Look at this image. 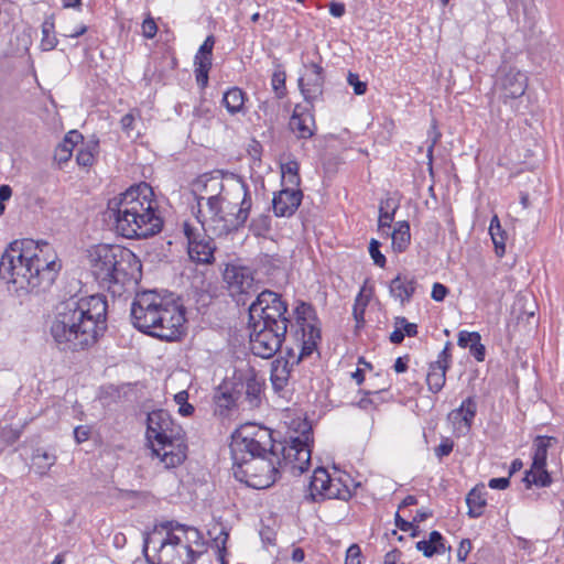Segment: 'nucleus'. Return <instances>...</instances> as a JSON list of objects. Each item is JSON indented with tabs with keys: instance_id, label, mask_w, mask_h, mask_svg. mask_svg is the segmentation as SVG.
I'll use <instances>...</instances> for the list:
<instances>
[{
	"instance_id": "f257e3e1",
	"label": "nucleus",
	"mask_w": 564,
	"mask_h": 564,
	"mask_svg": "<svg viewBox=\"0 0 564 564\" xmlns=\"http://www.w3.org/2000/svg\"><path fill=\"white\" fill-rule=\"evenodd\" d=\"M104 219L127 239H148L161 234L165 219L150 183L140 181L109 198Z\"/></svg>"
},
{
	"instance_id": "f03ea898",
	"label": "nucleus",
	"mask_w": 564,
	"mask_h": 564,
	"mask_svg": "<svg viewBox=\"0 0 564 564\" xmlns=\"http://www.w3.org/2000/svg\"><path fill=\"white\" fill-rule=\"evenodd\" d=\"M130 321L140 333L164 343H181L187 335V308L169 290L138 291L131 302Z\"/></svg>"
},
{
	"instance_id": "7ed1b4c3",
	"label": "nucleus",
	"mask_w": 564,
	"mask_h": 564,
	"mask_svg": "<svg viewBox=\"0 0 564 564\" xmlns=\"http://www.w3.org/2000/svg\"><path fill=\"white\" fill-rule=\"evenodd\" d=\"M51 247L45 241L15 240L0 259V278L15 285L17 290L39 292L55 281L61 263L47 254Z\"/></svg>"
},
{
	"instance_id": "20e7f679",
	"label": "nucleus",
	"mask_w": 564,
	"mask_h": 564,
	"mask_svg": "<svg viewBox=\"0 0 564 564\" xmlns=\"http://www.w3.org/2000/svg\"><path fill=\"white\" fill-rule=\"evenodd\" d=\"M291 321L289 302L273 290L261 291L248 307L247 328L253 355L271 359L281 351Z\"/></svg>"
},
{
	"instance_id": "39448f33",
	"label": "nucleus",
	"mask_w": 564,
	"mask_h": 564,
	"mask_svg": "<svg viewBox=\"0 0 564 564\" xmlns=\"http://www.w3.org/2000/svg\"><path fill=\"white\" fill-rule=\"evenodd\" d=\"M145 447L151 456L159 458L166 469L181 466L187 459V435L165 409H155L147 413Z\"/></svg>"
},
{
	"instance_id": "423d86ee",
	"label": "nucleus",
	"mask_w": 564,
	"mask_h": 564,
	"mask_svg": "<svg viewBox=\"0 0 564 564\" xmlns=\"http://www.w3.org/2000/svg\"><path fill=\"white\" fill-rule=\"evenodd\" d=\"M108 301L96 293L78 297L73 307V350H86L107 330Z\"/></svg>"
},
{
	"instance_id": "0eeeda50",
	"label": "nucleus",
	"mask_w": 564,
	"mask_h": 564,
	"mask_svg": "<svg viewBox=\"0 0 564 564\" xmlns=\"http://www.w3.org/2000/svg\"><path fill=\"white\" fill-rule=\"evenodd\" d=\"M246 426H253L252 423L241 425L231 433V443L229 446L232 459V470L236 480H246L248 475H254L251 471L253 460H269L270 455L265 441H261L251 435H242L241 430Z\"/></svg>"
},
{
	"instance_id": "6e6552de",
	"label": "nucleus",
	"mask_w": 564,
	"mask_h": 564,
	"mask_svg": "<svg viewBox=\"0 0 564 564\" xmlns=\"http://www.w3.org/2000/svg\"><path fill=\"white\" fill-rule=\"evenodd\" d=\"M557 443L556 436L539 434L533 437L531 465L523 471L521 478L527 490H531L533 487L546 488L553 484V476L547 469V453Z\"/></svg>"
},
{
	"instance_id": "1a4fd4ad",
	"label": "nucleus",
	"mask_w": 564,
	"mask_h": 564,
	"mask_svg": "<svg viewBox=\"0 0 564 564\" xmlns=\"http://www.w3.org/2000/svg\"><path fill=\"white\" fill-rule=\"evenodd\" d=\"M307 491L305 500L312 503H321L329 499L349 501L355 496L341 478L333 479L324 466L315 468L307 484Z\"/></svg>"
},
{
	"instance_id": "9d476101",
	"label": "nucleus",
	"mask_w": 564,
	"mask_h": 564,
	"mask_svg": "<svg viewBox=\"0 0 564 564\" xmlns=\"http://www.w3.org/2000/svg\"><path fill=\"white\" fill-rule=\"evenodd\" d=\"M246 370L234 368L230 377H225L215 388L214 403L216 413L228 417L232 411L239 409L238 401L245 392Z\"/></svg>"
},
{
	"instance_id": "9b49d317",
	"label": "nucleus",
	"mask_w": 564,
	"mask_h": 564,
	"mask_svg": "<svg viewBox=\"0 0 564 564\" xmlns=\"http://www.w3.org/2000/svg\"><path fill=\"white\" fill-rule=\"evenodd\" d=\"M116 260L112 269L108 271V289L116 285L123 288L131 282L138 284L142 280V262L132 250L120 245Z\"/></svg>"
},
{
	"instance_id": "f8f14e48",
	"label": "nucleus",
	"mask_w": 564,
	"mask_h": 564,
	"mask_svg": "<svg viewBox=\"0 0 564 564\" xmlns=\"http://www.w3.org/2000/svg\"><path fill=\"white\" fill-rule=\"evenodd\" d=\"M120 245L97 243L86 250V258L93 275L101 284L108 285V271L112 269Z\"/></svg>"
},
{
	"instance_id": "ddd939ff",
	"label": "nucleus",
	"mask_w": 564,
	"mask_h": 564,
	"mask_svg": "<svg viewBox=\"0 0 564 564\" xmlns=\"http://www.w3.org/2000/svg\"><path fill=\"white\" fill-rule=\"evenodd\" d=\"M76 151L75 162L79 169L89 172L99 160L100 154V139L97 134H91L89 138L73 129V152Z\"/></svg>"
},
{
	"instance_id": "4468645a",
	"label": "nucleus",
	"mask_w": 564,
	"mask_h": 564,
	"mask_svg": "<svg viewBox=\"0 0 564 564\" xmlns=\"http://www.w3.org/2000/svg\"><path fill=\"white\" fill-rule=\"evenodd\" d=\"M497 84L503 91L499 98L505 105H507L510 100L518 99L525 94L528 88V76L516 67L501 65L498 68Z\"/></svg>"
},
{
	"instance_id": "2eb2a0df",
	"label": "nucleus",
	"mask_w": 564,
	"mask_h": 564,
	"mask_svg": "<svg viewBox=\"0 0 564 564\" xmlns=\"http://www.w3.org/2000/svg\"><path fill=\"white\" fill-rule=\"evenodd\" d=\"M304 193L301 188L283 186L273 193L271 208L278 218H290L295 215L303 203Z\"/></svg>"
},
{
	"instance_id": "dca6fc26",
	"label": "nucleus",
	"mask_w": 564,
	"mask_h": 564,
	"mask_svg": "<svg viewBox=\"0 0 564 564\" xmlns=\"http://www.w3.org/2000/svg\"><path fill=\"white\" fill-rule=\"evenodd\" d=\"M301 59L303 67L310 72V74L303 75L305 85H307V88H311L313 93L318 94L321 100H324L326 70L322 66L323 57L318 47H315L311 55L303 53Z\"/></svg>"
},
{
	"instance_id": "f3484780",
	"label": "nucleus",
	"mask_w": 564,
	"mask_h": 564,
	"mask_svg": "<svg viewBox=\"0 0 564 564\" xmlns=\"http://www.w3.org/2000/svg\"><path fill=\"white\" fill-rule=\"evenodd\" d=\"M251 471L254 475H248L246 480H238L252 489H267L272 487L282 476L280 469L274 466L272 460H261L260 467L253 463Z\"/></svg>"
},
{
	"instance_id": "a211bd4d",
	"label": "nucleus",
	"mask_w": 564,
	"mask_h": 564,
	"mask_svg": "<svg viewBox=\"0 0 564 564\" xmlns=\"http://www.w3.org/2000/svg\"><path fill=\"white\" fill-rule=\"evenodd\" d=\"M221 274L228 289L235 290L240 294H247L248 290L253 286L254 276L250 267L226 263Z\"/></svg>"
},
{
	"instance_id": "6ab92c4d",
	"label": "nucleus",
	"mask_w": 564,
	"mask_h": 564,
	"mask_svg": "<svg viewBox=\"0 0 564 564\" xmlns=\"http://www.w3.org/2000/svg\"><path fill=\"white\" fill-rule=\"evenodd\" d=\"M67 301L56 306V314L51 326V335L61 350H67L70 341V314Z\"/></svg>"
},
{
	"instance_id": "aec40b11",
	"label": "nucleus",
	"mask_w": 564,
	"mask_h": 564,
	"mask_svg": "<svg viewBox=\"0 0 564 564\" xmlns=\"http://www.w3.org/2000/svg\"><path fill=\"white\" fill-rule=\"evenodd\" d=\"M390 295L399 300L402 305L410 303L417 289V281L414 275L410 276L402 272L397 275L388 284Z\"/></svg>"
},
{
	"instance_id": "412c9836",
	"label": "nucleus",
	"mask_w": 564,
	"mask_h": 564,
	"mask_svg": "<svg viewBox=\"0 0 564 564\" xmlns=\"http://www.w3.org/2000/svg\"><path fill=\"white\" fill-rule=\"evenodd\" d=\"M264 387L265 382L259 378L258 371L253 367H248L245 379V400L250 409H259L261 406Z\"/></svg>"
},
{
	"instance_id": "4be33fe9",
	"label": "nucleus",
	"mask_w": 564,
	"mask_h": 564,
	"mask_svg": "<svg viewBox=\"0 0 564 564\" xmlns=\"http://www.w3.org/2000/svg\"><path fill=\"white\" fill-rule=\"evenodd\" d=\"M477 415L476 395H468L464 399L457 409L447 414V420L453 424L462 423L466 427V433L470 432Z\"/></svg>"
},
{
	"instance_id": "5701e85b",
	"label": "nucleus",
	"mask_w": 564,
	"mask_h": 564,
	"mask_svg": "<svg viewBox=\"0 0 564 564\" xmlns=\"http://www.w3.org/2000/svg\"><path fill=\"white\" fill-rule=\"evenodd\" d=\"M445 536L437 530L429 533L426 539H422L415 543V549L423 554L424 557L432 558L437 555L451 551L452 546L446 545Z\"/></svg>"
},
{
	"instance_id": "b1692460",
	"label": "nucleus",
	"mask_w": 564,
	"mask_h": 564,
	"mask_svg": "<svg viewBox=\"0 0 564 564\" xmlns=\"http://www.w3.org/2000/svg\"><path fill=\"white\" fill-rule=\"evenodd\" d=\"M382 238H391V248L394 253L405 252L411 245V226L408 220L394 223L393 230L386 232Z\"/></svg>"
},
{
	"instance_id": "393cba45",
	"label": "nucleus",
	"mask_w": 564,
	"mask_h": 564,
	"mask_svg": "<svg viewBox=\"0 0 564 564\" xmlns=\"http://www.w3.org/2000/svg\"><path fill=\"white\" fill-rule=\"evenodd\" d=\"M487 491L482 482L474 486L466 495L465 501L468 507L467 516L469 519L480 518L485 513L488 502L486 499Z\"/></svg>"
},
{
	"instance_id": "a878e982",
	"label": "nucleus",
	"mask_w": 564,
	"mask_h": 564,
	"mask_svg": "<svg viewBox=\"0 0 564 564\" xmlns=\"http://www.w3.org/2000/svg\"><path fill=\"white\" fill-rule=\"evenodd\" d=\"M230 212L226 214V219L224 224L216 226L215 228H210V232L216 238H227L228 236L237 234L240 229H242L248 219L238 217V210L234 213L232 210L237 207V204H229Z\"/></svg>"
},
{
	"instance_id": "bb28decb",
	"label": "nucleus",
	"mask_w": 564,
	"mask_h": 564,
	"mask_svg": "<svg viewBox=\"0 0 564 564\" xmlns=\"http://www.w3.org/2000/svg\"><path fill=\"white\" fill-rule=\"evenodd\" d=\"M291 326V336L294 338L296 343L301 344V348L304 346L311 345L315 346V351H318L319 345L322 343V327H317L315 325L305 326V325H290Z\"/></svg>"
},
{
	"instance_id": "cd10ccee",
	"label": "nucleus",
	"mask_w": 564,
	"mask_h": 564,
	"mask_svg": "<svg viewBox=\"0 0 564 564\" xmlns=\"http://www.w3.org/2000/svg\"><path fill=\"white\" fill-rule=\"evenodd\" d=\"M292 315L296 325H315L321 327V319L318 317L317 311L311 302H306L301 299L295 300Z\"/></svg>"
},
{
	"instance_id": "c85d7f7f",
	"label": "nucleus",
	"mask_w": 564,
	"mask_h": 564,
	"mask_svg": "<svg viewBox=\"0 0 564 564\" xmlns=\"http://www.w3.org/2000/svg\"><path fill=\"white\" fill-rule=\"evenodd\" d=\"M400 202L393 197L381 199L378 216V232L381 237L391 229Z\"/></svg>"
},
{
	"instance_id": "c756f323",
	"label": "nucleus",
	"mask_w": 564,
	"mask_h": 564,
	"mask_svg": "<svg viewBox=\"0 0 564 564\" xmlns=\"http://www.w3.org/2000/svg\"><path fill=\"white\" fill-rule=\"evenodd\" d=\"M297 86L301 91V95L303 96L304 101L308 106H302L301 104H296L292 113L296 112L297 116L308 117L311 124L315 126V117L313 113L314 112V101L318 100V99L321 100V96H318V94L313 93V90L311 88H307V85H305V82H304V76H300L297 78Z\"/></svg>"
},
{
	"instance_id": "7c9ffc66",
	"label": "nucleus",
	"mask_w": 564,
	"mask_h": 564,
	"mask_svg": "<svg viewBox=\"0 0 564 564\" xmlns=\"http://www.w3.org/2000/svg\"><path fill=\"white\" fill-rule=\"evenodd\" d=\"M306 427L301 432V435L297 436H290L289 441L285 443L288 444V447L295 453L293 454L294 460H301L300 455L302 452L308 453V449L313 451L314 446V437H313V429L311 423L305 420Z\"/></svg>"
},
{
	"instance_id": "2f4dec72",
	"label": "nucleus",
	"mask_w": 564,
	"mask_h": 564,
	"mask_svg": "<svg viewBox=\"0 0 564 564\" xmlns=\"http://www.w3.org/2000/svg\"><path fill=\"white\" fill-rule=\"evenodd\" d=\"M394 329L389 335V340L393 345H400L405 337H416L419 334V326L411 323L404 316H395L393 323Z\"/></svg>"
},
{
	"instance_id": "473e14b6",
	"label": "nucleus",
	"mask_w": 564,
	"mask_h": 564,
	"mask_svg": "<svg viewBox=\"0 0 564 564\" xmlns=\"http://www.w3.org/2000/svg\"><path fill=\"white\" fill-rule=\"evenodd\" d=\"M216 251V246L214 242V238L208 236V239L199 238L193 247L189 248L188 253L193 257V254L197 256V262L203 264H210L215 261L214 252Z\"/></svg>"
},
{
	"instance_id": "72a5a7b5",
	"label": "nucleus",
	"mask_w": 564,
	"mask_h": 564,
	"mask_svg": "<svg viewBox=\"0 0 564 564\" xmlns=\"http://www.w3.org/2000/svg\"><path fill=\"white\" fill-rule=\"evenodd\" d=\"M215 44L216 36L214 34H208L199 45L194 56V67L213 68Z\"/></svg>"
},
{
	"instance_id": "f704fd0d",
	"label": "nucleus",
	"mask_w": 564,
	"mask_h": 564,
	"mask_svg": "<svg viewBox=\"0 0 564 564\" xmlns=\"http://www.w3.org/2000/svg\"><path fill=\"white\" fill-rule=\"evenodd\" d=\"M489 235L494 243V251L498 258L506 254L507 231L502 228L498 215H494L489 224Z\"/></svg>"
},
{
	"instance_id": "c9c22d12",
	"label": "nucleus",
	"mask_w": 564,
	"mask_h": 564,
	"mask_svg": "<svg viewBox=\"0 0 564 564\" xmlns=\"http://www.w3.org/2000/svg\"><path fill=\"white\" fill-rule=\"evenodd\" d=\"M229 97L230 106L228 107V113L230 116L242 115L246 116L248 112V108L246 107V102L249 100V96L247 91L238 86H231L227 89Z\"/></svg>"
},
{
	"instance_id": "e433bc0d",
	"label": "nucleus",
	"mask_w": 564,
	"mask_h": 564,
	"mask_svg": "<svg viewBox=\"0 0 564 564\" xmlns=\"http://www.w3.org/2000/svg\"><path fill=\"white\" fill-rule=\"evenodd\" d=\"M314 352L315 346H313V343L311 341V345L300 348V352L295 359L289 360L286 358H276L271 362V367H280L282 372L291 377L294 367L299 366L303 360L310 358Z\"/></svg>"
},
{
	"instance_id": "4c0bfd02",
	"label": "nucleus",
	"mask_w": 564,
	"mask_h": 564,
	"mask_svg": "<svg viewBox=\"0 0 564 564\" xmlns=\"http://www.w3.org/2000/svg\"><path fill=\"white\" fill-rule=\"evenodd\" d=\"M275 433H276L275 430L267 427L265 425H258V431L252 433L251 436H254L256 438L261 440V441H265V445L269 444L268 451H269L270 455L279 456V454H281L283 460H291L292 455L285 454V451H286L285 445H283L280 451L275 447V440H273V435Z\"/></svg>"
},
{
	"instance_id": "58836bf2",
	"label": "nucleus",
	"mask_w": 564,
	"mask_h": 564,
	"mask_svg": "<svg viewBox=\"0 0 564 564\" xmlns=\"http://www.w3.org/2000/svg\"><path fill=\"white\" fill-rule=\"evenodd\" d=\"M56 456L54 453L46 448H36L31 457V467L39 475H45L48 469L55 464Z\"/></svg>"
},
{
	"instance_id": "ea45409f",
	"label": "nucleus",
	"mask_w": 564,
	"mask_h": 564,
	"mask_svg": "<svg viewBox=\"0 0 564 564\" xmlns=\"http://www.w3.org/2000/svg\"><path fill=\"white\" fill-rule=\"evenodd\" d=\"M308 117L297 116L296 112L291 115L289 128L296 133L299 140H307L315 135L316 124L310 126Z\"/></svg>"
},
{
	"instance_id": "a19ab883",
	"label": "nucleus",
	"mask_w": 564,
	"mask_h": 564,
	"mask_svg": "<svg viewBox=\"0 0 564 564\" xmlns=\"http://www.w3.org/2000/svg\"><path fill=\"white\" fill-rule=\"evenodd\" d=\"M86 33H88V35L85 39L86 45L83 47V52H84L87 61H93V56L90 55V52H91V50L97 48V45L99 42V39L97 36V30L91 29L90 25L80 23L73 30V39H78Z\"/></svg>"
},
{
	"instance_id": "79ce46f5",
	"label": "nucleus",
	"mask_w": 564,
	"mask_h": 564,
	"mask_svg": "<svg viewBox=\"0 0 564 564\" xmlns=\"http://www.w3.org/2000/svg\"><path fill=\"white\" fill-rule=\"evenodd\" d=\"M281 182L294 186L293 188H301L302 177L300 174V163L295 158L290 159L285 163L280 164Z\"/></svg>"
},
{
	"instance_id": "37998d69",
	"label": "nucleus",
	"mask_w": 564,
	"mask_h": 564,
	"mask_svg": "<svg viewBox=\"0 0 564 564\" xmlns=\"http://www.w3.org/2000/svg\"><path fill=\"white\" fill-rule=\"evenodd\" d=\"M449 370L444 367H436L433 362L429 364V371L426 375V384L429 391L436 394L443 390L446 384V375Z\"/></svg>"
},
{
	"instance_id": "c03bdc74",
	"label": "nucleus",
	"mask_w": 564,
	"mask_h": 564,
	"mask_svg": "<svg viewBox=\"0 0 564 564\" xmlns=\"http://www.w3.org/2000/svg\"><path fill=\"white\" fill-rule=\"evenodd\" d=\"M372 293H373V288H370V293L368 295L364 296L362 291H360L356 296L355 304L352 307V316L356 322L355 335H358L360 329L364 328V326L366 324L365 312H366V307L368 306V304L371 300Z\"/></svg>"
},
{
	"instance_id": "a18cd8bd",
	"label": "nucleus",
	"mask_w": 564,
	"mask_h": 564,
	"mask_svg": "<svg viewBox=\"0 0 564 564\" xmlns=\"http://www.w3.org/2000/svg\"><path fill=\"white\" fill-rule=\"evenodd\" d=\"M271 86L276 99H283L288 95L286 72L283 65L275 63V69L271 76Z\"/></svg>"
},
{
	"instance_id": "49530a36",
	"label": "nucleus",
	"mask_w": 564,
	"mask_h": 564,
	"mask_svg": "<svg viewBox=\"0 0 564 564\" xmlns=\"http://www.w3.org/2000/svg\"><path fill=\"white\" fill-rule=\"evenodd\" d=\"M250 232L257 238H264L272 229V218L268 214H260L251 219L248 225Z\"/></svg>"
},
{
	"instance_id": "de8ad7c7",
	"label": "nucleus",
	"mask_w": 564,
	"mask_h": 564,
	"mask_svg": "<svg viewBox=\"0 0 564 564\" xmlns=\"http://www.w3.org/2000/svg\"><path fill=\"white\" fill-rule=\"evenodd\" d=\"M391 384H389L387 388H381L377 390H366V389H359L358 393L362 394L364 397L356 403H352L354 406L359 408L360 410L367 411L370 406H373V409H378V404L375 399L370 398L371 395H382L384 393L389 392Z\"/></svg>"
},
{
	"instance_id": "09e8293b",
	"label": "nucleus",
	"mask_w": 564,
	"mask_h": 564,
	"mask_svg": "<svg viewBox=\"0 0 564 564\" xmlns=\"http://www.w3.org/2000/svg\"><path fill=\"white\" fill-rule=\"evenodd\" d=\"M68 144H70V131L65 133L63 142L56 147L54 152V162L59 169H65L70 160V148L67 147Z\"/></svg>"
},
{
	"instance_id": "8fccbe9b",
	"label": "nucleus",
	"mask_w": 564,
	"mask_h": 564,
	"mask_svg": "<svg viewBox=\"0 0 564 564\" xmlns=\"http://www.w3.org/2000/svg\"><path fill=\"white\" fill-rule=\"evenodd\" d=\"M158 553L156 564H183V554L181 549L164 547L155 549Z\"/></svg>"
},
{
	"instance_id": "3c124183",
	"label": "nucleus",
	"mask_w": 564,
	"mask_h": 564,
	"mask_svg": "<svg viewBox=\"0 0 564 564\" xmlns=\"http://www.w3.org/2000/svg\"><path fill=\"white\" fill-rule=\"evenodd\" d=\"M124 386H116L113 383L102 384L99 388L98 398L101 401L117 402L121 399L122 389Z\"/></svg>"
},
{
	"instance_id": "603ef678",
	"label": "nucleus",
	"mask_w": 564,
	"mask_h": 564,
	"mask_svg": "<svg viewBox=\"0 0 564 564\" xmlns=\"http://www.w3.org/2000/svg\"><path fill=\"white\" fill-rule=\"evenodd\" d=\"M56 43L57 40L54 35V23L45 20L42 24L41 46L44 51H50L56 46Z\"/></svg>"
},
{
	"instance_id": "864d4df0",
	"label": "nucleus",
	"mask_w": 564,
	"mask_h": 564,
	"mask_svg": "<svg viewBox=\"0 0 564 564\" xmlns=\"http://www.w3.org/2000/svg\"><path fill=\"white\" fill-rule=\"evenodd\" d=\"M188 398L187 390L180 391L174 395V401L178 405V414L184 417H189L195 412V406L188 402Z\"/></svg>"
},
{
	"instance_id": "5fc2aeb1",
	"label": "nucleus",
	"mask_w": 564,
	"mask_h": 564,
	"mask_svg": "<svg viewBox=\"0 0 564 564\" xmlns=\"http://www.w3.org/2000/svg\"><path fill=\"white\" fill-rule=\"evenodd\" d=\"M193 116L197 119L212 120L214 118V109L208 102L206 94H200L199 102L193 109Z\"/></svg>"
},
{
	"instance_id": "6e6d98bb",
	"label": "nucleus",
	"mask_w": 564,
	"mask_h": 564,
	"mask_svg": "<svg viewBox=\"0 0 564 564\" xmlns=\"http://www.w3.org/2000/svg\"><path fill=\"white\" fill-rule=\"evenodd\" d=\"M453 349L454 344L451 340H447L443 347V349L438 352L437 359L432 361L436 367H444L445 370H451L453 365Z\"/></svg>"
},
{
	"instance_id": "4d7b16f0",
	"label": "nucleus",
	"mask_w": 564,
	"mask_h": 564,
	"mask_svg": "<svg viewBox=\"0 0 564 564\" xmlns=\"http://www.w3.org/2000/svg\"><path fill=\"white\" fill-rule=\"evenodd\" d=\"M381 246V241L376 238H371L368 245V252L373 261V264L384 269L387 265V258L380 250Z\"/></svg>"
},
{
	"instance_id": "13d9d810",
	"label": "nucleus",
	"mask_w": 564,
	"mask_h": 564,
	"mask_svg": "<svg viewBox=\"0 0 564 564\" xmlns=\"http://www.w3.org/2000/svg\"><path fill=\"white\" fill-rule=\"evenodd\" d=\"M346 80L352 87L355 95L364 96L368 91V82L361 80L359 74L349 70Z\"/></svg>"
},
{
	"instance_id": "bf43d9fd",
	"label": "nucleus",
	"mask_w": 564,
	"mask_h": 564,
	"mask_svg": "<svg viewBox=\"0 0 564 564\" xmlns=\"http://www.w3.org/2000/svg\"><path fill=\"white\" fill-rule=\"evenodd\" d=\"M481 340V335L478 332L459 330L457 334V345L460 348H470L474 343Z\"/></svg>"
},
{
	"instance_id": "052dcab7",
	"label": "nucleus",
	"mask_w": 564,
	"mask_h": 564,
	"mask_svg": "<svg viewBox=\"0 0 564 564\" xmlns=\"http://www.w3.org/2000/svg\"><path fill=\"white\" fill-rule=\"evenodd\" d=\"M163 536V532L156 523L153 525V529L150 531L143 532V543L144 549L149 550L150 545L153 544L154 550L160 547V539Z\"/></svg>"
},
{
	"instance_id": "680f3d73",
	"label": "nucleus",
	"mask_w": 564,
	"mask_h": 564,
	"mask_svg": "<svg viewBox=\"0 0 564 564\" xmlns=\"http://www.w3.org/2000/svg\"><path fill=\"white\" fill-rule=\"evenodd\" d=\"M290 378L289 375L278 376V367H271L270 381L275 393H281L284 390Z\"/></svg>"
},
{
	"instance_id": "e2e57ef3",
	"label": "nucleus",
	"mask_w": 564,
	"mask_h": 564,
	"mask_svg": "<svg viewBox=\"0 0 564 564\" xmlns=\"http://www.w3.org/2000/svg\"><path fill=\"white\" fill-rule=\"evenodd\" d=\"M455 446L454 440L447 436H442L441 443L434 448L435 456L442 460L452 454Z\"/></svg>"
},
{
	"instance_id": "0e129e2a",
	"label": "nucleus",
	"mask_w": 564,
	"mask_h": 564,
	"mask_svg": "<svg viewBox=\"0 0 564 564\" xmlns=\"http://www.w3.org/2000/svg\"><path fill=\"white\" fill-rule=\"evenodd\" d=\"M220 192L216 195L209 196L207 200V207L210 215H216L217 213H220V209L223 208V203L226 200V198L223 196L221 192L224 189V184L219 183Z\"/></svg>"
},
{
	"instance_id": "69168bd1",
	"label": "nucleus",
	"mask_w": 564,
	"mask_h": 564,
	"mask_svg": "<svg viewBox=\"0 0 564 564\" xmlns=\"http://www.w3.org/2000/svg\"><path fill=\"white\" fill-rule=\"evenodd\" d=\"M210 70L212 68L194 67L195 80L200 90V94H206V88L209 84Z\"/></svg>"
},
{
	"instance_id": "338daca9",
	"label": "nucleus",
	"mask_w": 564,
	"mask_h": 564,
	"mask_svg": "<svg viewBox=\"0 0 564 564\" xmlns=\"http://www.w3.org/2000/svg\"><path fill=\"white\" fill-rule=\"evenodd\" d=\"M159 28L154 18L149 12L142 22V35L147 40H152L156 36Z\"/></svg>"
},
{
	"instance_id": "774afa93",
	"label": "nucleus",
	"mask_w": 564,
	"mask_h": 564,
	"mask_svg": "<svg viewBox=\"0 0 564 564\" xmlns=\"http://www.w3.org/2000/svg\"><path fill=\"white\" fill-rule=\"evenodd\" d=\"M364 557L361 547L357 543H351L346 550L345 564H361Z\"/></svg>"
}]
</instances>
